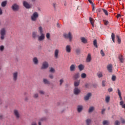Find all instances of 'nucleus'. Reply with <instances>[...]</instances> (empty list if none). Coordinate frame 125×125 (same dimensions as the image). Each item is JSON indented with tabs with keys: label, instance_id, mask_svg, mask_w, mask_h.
<instances>
[{
	"label": "nucleus",
	"instance_id": "obj_1",
	"mask_svg": "<svg viewBox=\"0 0 125 125\" xmlns=\"http://www.w3.org/2000/svg\"><path fill=\"white\" fill-rule=\"evenodd\" d=\"M39 31L41 36H38V42H43L45 39V36L43 33V30H42V27L40 26L39 27Z\"/></svg>",
	"mask_w": 125,
	"mask_h": 125
},
{
	"label": "nucleus",
	"instance_id": "obj_2",
	"mask_svg": "<svg viewBox=\"0 0 125 125\" xmlns=\"http://www.w3.org/2000/svg\"><path fill=\"white\" fill-rule=\"evenodd\" d=\"M63 37L64 39H68L69 42H72V40L73 39V36L72 35L71 32H68V34L64 33Z\"/></svg>",
	"mask_w": 125,
	"mask_h": 125
},
{
	"label": "nucleus",
	"instance_id": "obj_3",
	"mask_svg": "<svg viewBox=\"0 0 125 125\" xmlns=\"http://www.w3.org/2000/svg\"><path fill=\"white\" fill-rule=\"evenodd\" d=\"M6 34V30H5V28H2L0 31V40H1L2 41L4 40V38Z\"/></svg>",
	"mask_w": 125,
	"mask_h": 125
},
{
	"label": "nucleus",
	"instance_id": "obj_4",
	"mask_svg": "<svg viewBox=\"0 0 125 125\" xmlns=\"http://www.w3.org/2000/svg\"><path fill=\"white\" fill-rule=\"evenodd\" d=\"M38 18H39V13L37 12H34L31 16V20L33 21H37Z\"/></svg>",
	"mask_w": 125,
	"mask_h": 125
},
{
	"label": "nucleus",
	"instance_id": "obj_5",
	"mask_svg": "<svg viewBox=\"0 0 125 125\" xmlns=\"http://www.w3.org/2000/svg\"><path fill=\"white\" fill-rule=\"evenodd\" d=\"M20 6L17 3H14L12 5L11 8L13 11H18Z\"/></svg>",
	"mask_w": 125,
	"mask_h": 125
},
{
	"label": "nucleus",
	"instance_id": "obj_6",
	"mask_svg": "<svg viewBox=\"0 0 125 125\" xmlns=\"http://www.w3.org/2000/svg\"><path fill=\"white\" fill-rule=\"evenodd\" d=\"M48 66H49L48 62L46 61H45L42 62V65L41 66V69L42 70H44L45 69H47V68H48Z\"/></svg>",
	"mask_w": 125,
	"mask_h": 125
},
{
	"label": "nucleus",
	"instance_id": "obj_7",
	"mask_svg": "<svg viewBox=\"0 0 125 125\" xmlns=\"http://www.w3.org/2000/svg\"><path fill=\"white\" fill-rule=\"evenodd\" d=\"M18 79V72L16 71L13 73V80L14 82H16Z\"/></svg>",
	"mask_w": 125,
	"mask_h": 125
},
{
	"label": "nucleus",
	"instance_id": "obj_8",
	"mask_svg": "<svg viewBox=\"0 0 125 125\" xmlns=\"http://www.w3.org/2000/svg\"><path fill=\"white\" fill-rule=\"evenodd\" d=\"M73 93L75 95H79L81 93V89L78 88V87H75L73 90Z\"/></svg>",
	"mask_w": 125,
	"mask_h": 125
},
{
	"label": "nucleus",
	"instance_id": "obj_9",
	"mask_svg": "<svg viewBox=\"0 0 125 125\" xmlns=\"http://www.w3.org/2000/svg\"><path fill=\"white\" fill-rule=\"evenodd\" d=\"M23 5L25 8H27V9H29V8H31L32 7V6L28 2L26 1H24L23 2Z\"/></svg>",
	"mask_w": 125,
	"mask_h": 125
},
{
	"label": "nucleus",
	"instance_id": "obj_10",
	"mask_svg": "<svg viewBox=\"0 0 125 125\" xmlns=\"http://www.w3.org/2000/svg\"><path fill=\"white\" fill-rule=\"evenodd\" d=\"M14 114L17 119H19L20 118V112L17 109H15L14 110Z\"/></svg>",
	"mask_w": 125,
	"mask_h": 125
},
{
	"label": "nucleus",
	"instance_id": "obj_11",
	"mask_svg": "<svg viewBox=\"0 0 125 125\" xmlns=\"http://www.w3.org/2000/svg\"><path fill=\"white\" fill-rule=\"evenodd\" d=\"M91 95H92L91 93H88L86 95V96L84 97V100H85V101H87L89 100V98H90Z\"/></svg>",
	"mask_w": 125,
	"mask_h": 125
},
{
	"label": "nucleus",
	"instance_id": "obj_12",
	"mask_svg": "<svg viewBox=\"0 0 125 125\" xmlns=\"http://www.w3.org/2000/svg\"><path fill=\"white\" fill-rule=\"evenodd\" d=\"M119 61L121 62V63H124L125 62V58L122 55H120L118 56Z\"/></svg>",
	"mask_w": 125,
	"mask_h": 125
},
{
	"label": "nucleus",
	"instance_id": "obj_13",
	"mask_svg": "<svg viewBox=\"0 0 125 125\" xmlns=\"http://www.w3.org/2000/svg\"><path fill=\"white\" fill-rule=\"evenodd\" d=\"M83 109V106L82 105H79L77 106V111L78 113H81Z\"/></svg>",
	"mask_w": 125,
	"mask_h": 125
},
{
	"label": "nucleus",
	"instance_id": "obj_14",
	"mask_svg": "<svg viewBox=\"0 0 125 125\" xmlns=\"http://www.w3.org/2000/svg\"><path fill=\"white\" fill-rule=\"evenodd\" d=\"M65 51L67 52V53H70V52H71V45H67L66 46Z\"/></svg>",
	"mask_w": 125,
	"mask_h": 125
},
{
	"label": "nucleus",
	"instance_id": "obj_15",
	"mask_svg": "<svg viewBox=\"0 0 125 125\" xmlns=\"http://www.w3.org/2000/svg\"><path fill=\"white\" fill-rule=\"evenodd\" d=\"M32 61H33L34 65H38V64H39V60L38 59V58H37V57H34Z\"/></svg>",
	"mask_w": 125,
	"mask_h": 125
},
{
	"label": "nucleus",
	"instance_id": "obj_16",
	"mask_svg": "<svg viewBox=\"0 0 125 125\" xmlns=\"http://www.w3.org/2000/svg\"><path fill=\"white\" fill-rule=\"evenodd\" d=\"M58 54H59V49H57L55 50L54 51V56L55 58H58Z\"/></svg>",
	"mask_w": 125,
	"mask_h": 125
},
{
	"label": "nucleus",
	"instance_id": "obj_17",
	"mask_svg": "<svg viewBox=\"0 0 125 125\" xmlns=\"http://www.w3.org/2000/svg\"><path fill=\"white\" fill-rule=\"evenodd\" d=\"M86 62H89L91 61V54L89 53L86 59Z\"/></svg>",
	"mask_w": 125,
	"mask_h": 125
},
{
	"label": "nucleus",
	"instance_id": "obj_18",
	"mask_svg": "<svg viewBox=\"0 0 125 125\" xmlns=\"http://www.w3.org/2000/svg\"><path fill=\"white\" fill-rule=\"evenodd\" d=\"M112 66H113V65H112V64H109L107 66V69L108 72H109V73H112V72L113 71V70L112 69Z\"/></svg>",
	"mask_w": 125,
	"mask_h": 125
},
{
	"label": "nucleus",
	"instance_id": "obj_19",
	"mask_svg": "<svg viewBox=\"0 0 125 125\" xmlns=\"http://www.w3.org/2000/svg\"><path fill=\"white\" fill-rule=\"evenodd\" d=\"M81 41L83 43H87V40H86L84 37H81Z\"/></svg>",
	"mask_w": 125,
	"mask_h": 125
},
{
	"label": "nucleus",
	"instance_id": "obj_20",
	"mask_svg": "<svg viewBox=\"0 0 125 125\" xmlns=\"http://www.w3.org/2000/svg\"><path fill=\"white\" fill-rule=\"evenodd\" d=\"M7 4V1L4 0L2 1L1 3V6L2 7H5L6 6V5Z\"/></svg>",
	"mask_w": 125,
	"mask_h": 125
},
{
	"label": "nucleus",
	"instance_id": "obj_21",
	"mask_svg": "<svg viewBox=\"0 0 125 125\" xmlns=\"http://www.w3.org/2000/svg\"><path fill=\"white\" fill-rule=\"evenodd\" d=\"M43 83H44L45 84H50V82H49V81L47 79H43Z\"/></svg>",
	"mask_w": 125,
	"mask_h": 125
},
{
	"label": "nucleus",
	"instance_id": "obj_22",
	"mask_svg": "<svg viewBox=\"0 0 125 125\" xmlns=\"http://www.w3.org/2000/svg\"><path fill=\"white\" fill-rule=\"evenodd\" d=\"M116 38L119 44H121V42H122V40H121V38H120V36L119 35H116Z\"/></svg>",
	"mask_w": 125,
	"mask_h": 125
},
{
	"label": "nucleus",
	"instance_id": "obj_23",
	"mask_svg": "<svg viewBox=\"0 0 125 125\" xmlns=\"http://www.w3.org/2000/svg\"><path fill=\"white\" fill-rule=\"evenodd\" d=\"M38 33L37 32H33L32 33V38L33 39H37V37H38Z\"/></svg>",
	"mask_w": 125,
	"mask_h": 125
},
{
	"label": "nucleus",
	"instance_id": "obj_24",
	"mask_svg": "<svg viewBox=\"0 0 125 125\" xmlns=\"http://www.w3.org/2000/svg\"><path fill=\"white\" fill-rule=\"evenodd\" d=\"M75 68H76V66H75V65L72 64L70 67V70L71 71V72H73L75 71Z\"/></svg>",
	"mask_w": 125,
	"mask_h": 125
},
{
	"label": "nucleus",
	"instance_id": "obj_25",
	"mask_svg": "<svg viewBox=\"0 0 125 125\" xmlns=\"http://www.w3.org/2000/svg\"><path fill=\"white\" fill-rule=\"evenodd\" d=\"M97 76H98V78H102V77H103V73L101 71H99L97 73Z\"/></svg>",
	"mask_w": 125,
	"mask_h": 125
},
{
	"label": "nucleus",
	"instance_id": "obj_26",
	"mask_svg": "<svg viewBox=\"0 0 125 125\" xmlns=\"http://www.w3.org/2000/svg\"><path fill=\"white\" fill-rule=\"evenodd\" d=\"M80 80L78 81H75L74 83V86H75V87H77V86H79V85H80Z\"/></svg>",
	"mask_w": 125,
	"mask_h": 125
},
{
	"label": "nucleus",
	"instance_id": "obj_27",
	"mask_svg": "<svg viewBox=\"0 0 125 125\" xmlns=\"http://www.w3.org/2000/svg\"><path fill=\"white\" fill-rule=\"evenodd\" d=\"M46 120V118H45V117H43L41 118L40 121L39 122L38 125H42V121H45Z\"/></svg>",
	"mask_w": 125,
	"mask_h": 125
},
{
	"label": "nucleus",
	"instance_id": "obj_28",
	"mask_svg": "<svg viewBox=\"0 0 125 125\" xmlns=\"http://www.w3.org/2000/svg\"><path fill=\"white\" fill-rule=\"evenodd\" d=\"M89 21H90L92 27H94V21H93V19L91 18H89Z\"/></svg>",
	"mask_w": 125,
	"mask_h": 125
},
{
	"label": "nucleus",
	"instance_id": "obj_29",
	"mask_svg": "<svg viewBox=\"0 0 125 125\" xmlns=\"http://www.w3.org/2000/svg\"><path fill=\"white\" fill-rule=\"evenodd\" d=\"M74 79H75V80H77V79H79V78H80V73H77L74 74Z\"/></svg>",
	"mask_w": 125,
	"mask_h": 125
},
{
	"label": "nucleus",
	"instance_id": "obj_30",
	"mask_svg": "<svg viewBox=\"0 0 125 125\" xmlns=\"http://www.w3.org/2000/svg\"><path fill=\"white\" fill-rule=\"evenodd\" d=\"M85 122L86 125H90V124L91 123V120L89 119H88L86 120Z\"/></svg>",
	"mask_w": 125,
	"mask_h": 125
},
{
	"label": "nucleus",
	"instance_id": "obj_31",
	"mask_svg": "<svg viewBox=\"0 0 125 125\" xmlns=\"http://www.w3.org/2000/svg\"><path fill=\"white\" fill-rule=\"evenodd\" d=\"M78 68L79 69L80 71H83V64H80L78 66Z\"/></svg>",
	"mask_w": 125,
	"mask_h": 125
},
{
	"label": "nucleus",
	"instance_id": "obj_32",
	"mask_svg": "<svg viewBox=\"0 0 125 125\" xmlns=\"http://www.w3.org/2000/svg\"><path fill=\"white\" fill-rule=\"evenodd\" d=\"M94 110V107L91 106V107H89V110H88V112L91 113V112H93Z\"/></svg>",
	"mask_w": 125,
	"mask_h": 125
},
{
	"label": "nucleus",
	"instance_id": "obj_33",
	"mask_svg": "<svg viewBox=\"0 0 125 125\" xmlns=\"http://www.w3.org/2000/svg\"><path fill=\"white\" fill-rule=\"evenodd\" d=\"M93 45L97 48L98 47V46L97 45V41L96 40H94V41H93Z\"/></svg>",
	"mask_w": 125,
	"mask_h": 125
},
{
	"label": "nucleus",
	"instance_id": "obj_34",
	"mask_svg": "<svg viewBox=\"0 0 125 125\" xmlns=\"http://www.w3.org/2000/svg\"><path fill=\"white\" fill-rule=\"evenodd\" d=\"M105 102L106 103H109L110 102V96H107L105 97Z\"/></svg>",
	"mask_w": 125,
	"mask_h": 125
},
{
	"label": "nucleus",
	"instance_id": "obj_35",
	"mask_svg": "<svg viewBox=\"0 0 125 125\" xmlns=\"http://www.w3.org/2000/svg\"><path fill=\"white\" fill-rule=\"evenodd\" d=\"M109 121L107 120H104L103 122V125H109Z\"/></svg>",
	"mask_w": 125,
	"mask_h": 125
},
{
	"label": "nucleus",
	"instance_id": "obj_36",
	"mask_svg": "<svg viewBox=\"0 0 125 125\" xmlns=\"http://www.w3.org/2000/svg\"><path fill=\"white\" fill-rule=\"evenodd\" d=\"M111 39L113 42L115 43V34L114 33L111 34Z\"/></svg>",
	"mask_w": 125,
	"mask_h": 125
},
{
	"label": "nucleus",
	"instance_id": "obj_37",
	"mask_svg": "<svg viewBox=\"0 0 125 125\" xmlns=\"http://www.w3.org/2000/svg\"><path fill=\"white\" fill-rule=\"evenodd\" d=\"M59 82H60L59 85L60 86H61V85H62V84H63V83H64V79H60L59 81Z\"/></svg>",
	"mask_w": 125,
	"mask_h": 125
},
{
	"label": "nucleus",
	"instance_id": "obj_38",
	"mask_svg": "<svg viewBox=\"0 0 125 125\" xmlns=\"http://www.w3.org/2000/svg\"><path fill=\"white\" fill-rule=\"evenodd\" d=\"M102 10L103 11L105 15H106V16H108V11H107V10H105V9H103V8L102 9Z\"/></svg>",
	"mask_w": 125,
	"mask_h": 125
},
{
	"label": "nucleus",
	"instance_id": "obj_39",
	"mask_svg": "<svg viewBox=\"0 0 125 125\" xmlns=\"http://www.w3.org/2000/svg\"><path fill=\"white\" fill-rule=\"evenodd\" d=\"M81 78L82 79H85V78H86V74H85V73H82L81 74Z\"/></svg>",
	"mask_w": 125,
	"mask_h": 125
},
{
	"label": "nucleus",
	"instance_id": "obj_40",
	"mask_svg": "<svg viewBox=\"0 0 125 125\" xmlns=\"http://www.w3.org/2000/svg\"><path fill=\"white\" fill-rule=\"evenodd\" d=\"M114 125H121V122L118 120H116L115 121Z\"/></svg>",
	"mask_w": 125,
	"mask_h": 125
},
{
	"label": "nucleus",
	"instance_id": "obj_41",
	"mask_svg": "<svg viewBox=\"0 0 125 125\" xmlns=\"http://www.w3.org/2000/svg\"><path fill=\"white\" fill-rule=\"evenodd\" d=\"M49 72L50 73H54L55 72V69H54L53 67H51Z\"/></svg>",
	"mask_w": 125,
	"mask_h": 125
},
{
	"label": "nucleus",
	"instance_id": "obj_42",
	"mask_svg": "<svg viewBox=\"0 0 125 125\" xmlns=\"http://www.w3.org/2000/svg\"><path fill=\"white\" fill-rule=\"evenodd\" d=\"M116 79H117V77L115 75H112L111 80L113 82H115L116 81Z\"/></svg>",
	"mask_w": 125,
	"mask_h": 125
},
{
	"label": "nucleus",
	"instance_id": "obj_43",
	"mask_svg": "<svg viewBox=\"0 0 125 125\" xmlns=\"http://www.w3.org/2000/svg\"><path fill=\"white\" fill-rule=\"evenodd\" d=\"M34 98H38L39 97V94L38 93H35L33 95Z\"/></svg>",
	"mask_w": 125,
	"mask_h": 125
},
{
	"label": "nucleus",
	"instance_id": "obj_44",
	"mask_svg": "<svg viewBox=\"0 0 125 125\" xmlns=\"http://www.w3.org/2000/svg\"><path fill=\"white\" fill-rule=\"evenodd\" d=\"M3 50H4V46L3 45L0 46V51H3Z\"/></svg>",
	"mask_w": 125,
	"mask_h": 125
},
{
	"label": "nucleus",
	"instance_id": "obj_45",
	"mask_svg": "<svg viewBox=\"0 0 125 125\" xmlns=\"http://www.w3.org/2000/svg\"><path fill=\"white\" fill-rule=\"evenodd\" d=\"M117 91H118V94L119 97H121V96H122V93H121V91H120V89H118Z\"/></svg>",
	"mask_w": 125,
	"mask_h": 125
},
{
	"label": "nucleus",
	"instance_id": "obj_46",
	"mask_svg": "<svg viewBox=\"0 0 125 125\" xmlns=\"http://www.w3.org/2000/svg\"><path fill=\"white\" fill-rule=\"evenodd\" d=\"M76 53H77V54H80V53H81V49H76Z\"/></svg>",
	"mask_w": 125,
	"mask_h": 125
},
{
	"label": "nucleus",
	"instance_id": "obj_47",
	"mask_svg": "<svg viewBox=\"0 0 125 125\" xmlns=\"http://www.w3.org/2000/svg\"><path fill=\"white\" fill-rule=\"evenodd\" d=\"M103 21H104V25H105V26H107V25H108V24H109V21H108L104 20Z\"/></svg>",
	"mask_w": 125,
	"mask_h": 125
},
{
	"label": "nucleus",
	"instance_id": "obj_48",
	"mask_svg": "<svg viewBox=\"0 0 125 125\" xmlns=\"http://www.w3.org/2000/svg\"><path fill=\"white\" fill-rule=\"evenodd\" d=\"M101 54L103 57L105 56V53H104V52L103 51V50H101Z\"/></svg>",
	"mask_w": 125,
	"mask_h": 125
},
{
	"label": "nucleus",
	"instance_id": "obj_49",
	"mask_svg": "<svg viewBox=\"0 0 125 125\" xmlns=\"http://www.w3.org/2000/svg\"><path fill=\"white\" fill-rule=\"evenodd\" d=\"M105 83H106V81L104 80L102 81V86H105Z\"/></svg>",
	"mask_w": 125,
	"mask_h": 125
},
{
	"label": "nucleus",
	"instance_id": "obj_50",
	"mask_svg": "<svg viewBox=\"0 0 125 125\" xmlns=\"http://www.w3.org/2000/svg\"><path fill=\"white\" fill-rule=\"evenodd\" d=\"M46 38L48 40H49V39H50V34L49 33H47L46 34Z\"/></svg>",
	"mask_w": 125,
	"mask_h": 125
},
{
	"label": "nucleus",
	"instance_id": "obj_51",
	"mask_svg": "<svg viewBox=\"0 0 125 125\" xmlns=\"http://www.w3.org/2000/svg\"><path fill=\"white\" fill-rule=\"evenodd\" d=\"M106 111V109L104 108L102 110V115H104V113H105V111Z\"/></svg>",
	"mask_w": 125,
	"mask_h": 125
},
{
	"label": "nucleus",
	"instance_id": "obj_52",
	"mask_svg": "<svg viewBox=\"0 0 125 125\" xmlns=\"http://www.w3.org/2000/svg\"><path fill=\"white\" fill-rule=\"evenodd\" d=\"M89 85H90L89 84V83H86L85 84V86L86 88H89Z\"/></svg>",
	"mask_w": 125,
	"mask_h": 125
},
{
	"label": "nucleus",
	"instance_id": "obj_53",
	"mask_svg": "<svg viewBox=\"0 0 125 125\" xmlns=\"http://www.w3.org/2000/svg\"><path fill=\"white\" fill-rule=\"evenodd\" d=\"M39 93L40 94L43 95V94H44V91H43V90H40L39 91Z\"/></svg>",
	"mask_w": 125,
	"mask_h": 125
},
{
	"label": "nucleus",
	"instance_id": "obj_54",
	"mask_svg": "<svg viewBox=\"0 0 125 125\" xmlns=\"http://www.w3.org/2000/svg\"><path fill=\"white\" fill-rule=\"evenodd\" d=\"M57 5V4H56V3H53V6L54 8H56Z\"/></svg>",
	"mask_w": 125,
	"mask_h": 125
},
{
	"label": "nucleus",
	"instance_id": "obj_55",
	"mask_svg": "<svg viewBox=\"0 0 125 125\" xmlns=\"http://www.w3.org/2000/svg\"><path fill=\"white\" fill-rule=\"evenodd\" d=\"M108 92H112V91H113V88H108Z\"/></svg>",
	"mask_w": 125,
	"mask_h": 125
},
{
	"label": "nucleus",
	"instance_id": "obj_56",
	"mask_svg": "<svg viewBox=\"0 0 125 125\" xmlns=\"http://www.w3.org/2000/svg\"><path fill=\"white\" fill-rule=\"evenodd\" d=\"M63 4H64V6H67V3L66 0L63 1Z\"/></svg>",
	"mask_w": 125,
	"mask_h": 125
},
{
	"label": "nucleus",
	"instance_id": "obj_57",
	"mask_svg": "<svg viewBox=\"0 0 125 125\" xmlns=\"http://www.w3.org/2000/svg\"><path fill=\"white\" fill-rule=\"evenodd\" d=\"M101 11H102V9L99 8L97 9V12H101Z\"/></svg>",
	"mask_w": 125,
	"mask_h": 125
},
{
	"label": "nucleus",
	"instance_id": "obj_58",
	"mask_svg": "<svg viewBox=\"0 0 125 125\" xmlns=\"http://www.w3.org/2000/svg\"><path fill=\"white\" fill-rule=\"evenodd\" d=\"M88 0V1H89V2L91 4H92V6H93V2H92V1H91V0Z\"/></svg>",
	"mask_w": 125,
	"mask_h": 125
},
{
	"label": "nucleus",
	"instance_id": "obj_59",
	"mask_svg": "<svg viewBox=\"0 0 125 125\" xmlns=\"http://www.w3.org/2000/svg\"><path fill=\"white\" fill-rule=\"evenodd\" d=\"M49 78L50 79H53V75H52V74H50V75H49Z\"/></svg>",
	"mask_w": 125,
	"mask_h": 125
},
{
	"label": "nucleus",
	"instance_id": "obj_60",
	"mask_svg": "<svg viewBox=\"0 0 125 125\" xmlns=\"http://www.w3.org/2000/svg\"><path fill=\"white\" fill-rule=\"evenodd\" d=\"M0 15H2V9L0 7Z\"/></svg>",
	"mask_w": 125,
	"mask_h": 125
},
{
	"label": "nucleus",
	"instance_id": "obj_61",
	"mask_svg": "<svg viewBox=\"0 0 125 125\" xmlns=\"http://www.w3.org/2000/svg\"><path fill=\"white\" fill-rule=\"evenodd\" d=\"M120 105H121V106H123L124 105V102L123 101L120 102Z\"/></svg>",
	"mask_w": 125,
	"mask_h": 125
},
{
	"label": "nucleus",
	"instance_id": "obj_62",
	"mask_svg": "<svg viewBox=\"0 0 125 125\" xmlns=\"http://www.w3.org/2000/svg\"><path fill=\"white\" fill-rule=\"evenodd\" d=\"M121 122L123 124H125V120L124 119H121Z\"/></svg>",
	"mask_w": 125,
	"mask_h": 125
},
{
	"label": "nucleus",
	"instance_id": "obj_63",
	"mask_svg": "<svg viewBox=\"0 0 125 125\" xmlns=\"http://www.w3.org/2000/svg\"><path fill=\"white\" fill-rule=\"evenodd\" d=\"M24 100L25 101H28V100H29V98L26 97L24 98Z\"/></svg>",
	"mask_w": 125,
	"mask_h": 125
},
{
	"label": "nucleus",
	"instance_id": "obj_64",
	"mask_svg": "<svg viewBox=\"0 0 125 125\" xmlns=\"http://www.w3.org/2000/svg\"><path fill=\"white\" fill-rule=\"evenodd\" d=\"M31 125H37V123H36V122H33L32 123Z\"/></svg>",
	"mask_w": 125,
	"mask_h": 125
}]
</instances>
